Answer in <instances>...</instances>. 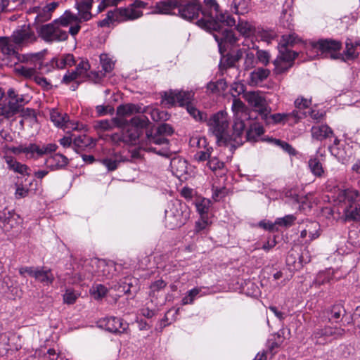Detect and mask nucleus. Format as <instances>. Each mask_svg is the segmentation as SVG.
Returning a JSON list of instances; mask_svg holds the SVG:
<instances>
[{"instance_id":"obj_34","label":"nucleus","mask_w":360,"mask_h":360,"mask_svg":"<svg viewBox=\"0 0 360 360\" xmlns=\"http://www.w3.org/2000/svg\"><path fill=\"white\" fill-rule=\"evenodd\" d=\"M344 214L346 221H359L360 204L357 203L354 205H346V207H344Z\"/></svg>"},{"instance_id":"obj_51","label":"nucleus","mask_w":360,"mask_h":360,"mask_svg":"<svg viewBox=\"0 0 360 360\" xmlns=\"http://www.w3.org/2000/svg\"><path fill=\"white\" fill-rule=\"evenodd\" d=\"M345 307L342 304H334L330 310L331 316L328 318V320L334 319L335 322H338V319L345 314Z\"/></svg>"},{"instance_id":"obj_5","label":"nucleus","mask_w":360,"mask_h":360,"mask_svg":"<svg viewBox=\"0 0 360 360\" xmlns=\"http://www.w3.org/2000/svg\"><path fill=\"white\" fill-rule=\"evenodd\" d=\"M122 267L113 261L92 258L84 262L85 272L79 276V279H91L93 276L110 279L116 276Z\"/></svg>"},{"instance_id":"obj_15","label":"nucleus","mask_w":360,"mask_h":360,"mask_svg":"<svg viewBox=\"0 0 360 360\" xmlns=\"http://www.w3.org/2000/svg\"><path fill=\"white\" fill-rule=\"evenodd\" d=\"M262 117L266 120L268 124H278L288 121H293L294 122H298L300 120L307 116L306 112H300L294 110L289 113H275L269 114L268 110L263 112Z\"/></svg>"},{"instance_id":"obj_39","label":"nucleus","mask_w":360,"mask_h":360,"mask_svg":"<svg viewBox=\"0 0 360 360\" xmlns=\"http://www.w3.org/2000/svg\"><path fill=\"white\" fill-rule=\"evenodd\" d=\"M308 166L314 176L321 178L324 174V169L322 163L317 158H311L308 161Z\"/></svg>"},{"instance_id":"obj_47","label":"nucleus","mask_w":360,"mask_h":360,"mask_svg":"<svg viewBox=\"0 0 360 360\" xmlns=\"http://www.w3.org/2000/svg\"><path fill=\"white\" fill-rule=\"evenodd\" d=\"M211 206V201L207 198H202L195 202V207L200 216H207L210 207Z\"/></svg>"},{"instance_id":"obj_26","label":"nucleus","mask_w":360,"mask_h":360,"mask_svg":"<svg viewBox=\"0 0 360 360\" xmlns=\"http://www.w3.org/2000/svg\"><path fill=\"white\" fill-rule=\"evenodd\" d=\"M75 60L72 54L67 53L53 58L48 65L51 68L64 69L75 65Z\"/></svg>"},{"instance_id":"obj_19","label":"nucleus","mask_w":360,"mask_h":360,"mask_svg":"<svg viewBox=\"0 0 360 360\" xmlns=\"http://www.w3.org/2000/svg\"><path fill=\"white\" fill-rule=\"evenodd\" d=\"M7 98L8 103L12 107L15 108L18 113L21 110L22 106L27 103L30 97L27 94H19L13 88H10L7 91Z\"/></svg>"},{"instance_id":"obj_10","label":"nucleus","mask_w":360,"mask_h":360,"mask_svg":"<svg viewBox=\"0 0 360 360\" xmlns=\"http://www.w3.org/2000/svg\"><path fill=\"white\" fill-rule=\"evenodd\" d=\"M143 13L139 10L132 8H115L109 11L106 17L98 22V26L109 27L115 22H120L127 20H135L140 18Z\"/></svg>"},{"instance_id":"obj_23","label":"nucleus","mask_w":360,"mask_h":360,"mask_svg":"<svg viewBox=\"0 0 360 360\" xmlns=\"http://www.w3.org/2000/svg\"><path fill=\"white\" fill-rule=\"evenodd\" d=\"M0 52L11 62L13 59H19L18 53L16 51L11 43L10 38L0 37Z\"/></svg>"},{"instance_id":"obj_37","label":"nucleus","mask_w":360,"mask_h":360,"mask_svg":"<svg viewBox=\"0 0 360 360\" xmlns=\"http://www.w3.org/2000/svg\"><path fill=\"white\" fill-rule=\"evenodd\" d=\"M143 112L142 113H148L150 115L151 119L155 122L167 120L169 119V114L165 110H160L158 108H151L149 107H143Z\"/></svg>"},{"instance_id":"obj_32","label":"nucleus","mask_w":360,"mask_h":360,"mask_svg":"<svg viewBox=\"0 0 360 360\" xmlns=\"http://www.w3.org/2000/svg\"><path fill=\"white\" fill-rule=\"evenodd\" d=\"M264 130L262 125L255 122L250 124L246 132V140L250 142H257L264 134Z\"/></svg>"},{"instance_id":"obj_52","label":"nucleus","mask_w":360,"mask_h":360,"mask_svg":"<svg viewBox=\"0 0 360 360\" xmlns=\"http://www.w3.org/2000/svg\"><path fill=\"white\" fill-rule=\"evenodd\" d=\"M297 217L294 214H288L283 217H278L276 219V224L277 226L288 228L292 226Z\"/></svg>"},{"instance_id":"obj_24","label":"nucleus","mask_w":360,"mask_h":360,"mask_svg":"<svg viewBox=\"0 0 360 360\" xmlns=\"http://www.w3.org/2000/svg\"><path fill=\"white\" fill-rule=\"evenodd\" d=\"M73 144L75 151L79 153L83 150L94 148L96 146V141L91 136L82 134L74 139Z\"/></svg>"},{"instance_id":"obj_13","label":"nucleus","mask_w":360,"mask_h":360,"mask_svg":"<svg viewBox=\"0 0 360 360\" xmlns=\"http://www.w3.org/2000/svg\"><path fill=\"white\" fill-rule=\"evenodd\" d=\"M345 332V329L341 327L326 326L323 328H316L312 334V338L316 340V344L325 345L342 337Z\"/></svg>"},{"instance_id":"obj_59","label":"nucleus","mask_w":360,"mask_h":360,"mask_svg":"<svg viewBox=\"0 0 360 360\" xmlns=\"http://www.w3.org/2000/svg\"><path fill=\"white\" fill-rule=\"evenodd\" d=\"M24 153L30 158H34L35 154L40 156V147L34 143L24 146Z\"/></svg>"},{"instance_id":"obj_22","label":"nucleus","mask_w":360,"mask_h":360,"mask_svg":"<svg viewBox=\"0 0 360 360\" xmlns=\"http://www.w3.org/2000/svg\"><path fill=\"white\" fill-rule=\"evenodd\" d=\"M68 162L67 157L60 153H55L46 158L45 165L51 171H55L65 168Z\"/></svg>"},{"instance_id":"obj_53","label":"nucleus","mask_w":360,"mask_h":360,"mask_svg":"<svg viewBox=\"0 0 360 360\" xmlns=\"http://www.w3.org/2000/svg\"><path fill=\"white\" fill-rule=\"evenodd\" d=\"M257 63V60L255 57V54L250 51V50H248L244 58V63L243 67L245 70H250L255 67V65Z\"/></svg>"},{"instance_id":"obj_64","label":"nucleus","mask_w":360,"mask_h":360,"mask_svg":"<svg viewBox=\"0 0 360 360\" xmlns=\"http://www.w3.org/2000/svg\"><path fill=\"white\" fill-rule=\"evenodd\" d=\"M231 90L234 97L240 94H245V85L241 82H233L231 85Z\"/></svg>"},{"instance_id":"obj_1","label":"nucleus","mask_w":360,"mask_h":360,"mask_svg":"<svg viewBox=\"0 0 360 360\" xmlns=\"http://www.w3.org/2000/svg\"><path fill=\"white\" fill-rule=\"evenodd\" d=\"M200 15L197 25L208 32H214L213 37L220 52L226 49V44L232 45L236 43L238 39L233 32L224 27L236 25V20L221 11L217 0H203V6L200 5Z\"/></svg>"},{"instance_id":"obj_46","label":"nucleus","mask_w":360,"mask_h":360,"mask_svg":"<svg viewBox=\"0 0 360 360\" xmlns=\"http://www.w3.org/2000/svg\"><path fill=\"white\" fill-rule=\"evenodd\" d=\"M306 229L309 234V241L317 238L320 236V225L316 221H308L306 224Z\"/></svg>"},{"instance_id":"obj_50","label":"nucleus","mask_w":360,"mask_h":360,"mask_svg":"<svg viewBox=\"0 0 360 360\" xmlns=\"http://www.w3.org/2000/svg\"><path fill=\"white\" fill-rule=\"evenodd\" d=\"M213 152V148L212 146H207L200 150H198L194 155L195 160L198 162H204L206 160H209L211 158V154Z\"/></svg>"},{"instance_id":"obj_18","label":"nucleus","mask_w":360,"mask_h":360,"mask_svg":"<svg viewBox=\"0 0 360 360\" xmlns=\"http://www.w3.org/2000/svg\"><path fill=\"white\" fill-rule=\"evenodd\" d=\"M0 222L2 223L4 230L9 231L20 223V217L13 210L4 208L0 210Z\"/></svg>"},{"instance_id":"obj_16","label":"nucleus","mask_w":360,"mask_h":360,"mask_svg":"<svg viewBox=\"0 0 360 360\" xmlns=\"http://www.w3.org/2000/svg\"><path fill=\"white\" fill-rule=\"evenodd\" d=\"M143 107L140 105L128 103L121 105L117 108V117L113 118L114 123L120 127H124L126 123H129L124 117L131 115L134 113H141L143 112Z\"/></svg>"},{"instance_id":"obj_57","label":"nucleus","mask_w":360,"mask_h":360,"mask_svg":"<svg viewBox=\"0 0 360 360\" xmlns=\"http://www.w3.org/2000/svg\"><path fill=\"white\" fill-rule=\"evenodd\" d=\"M210 224V221H209L207 216H200V218L195 221V231L197 233L202 232L206 230Z\"/></svg>"},{"instance_id":"obj_27","label":"nucleus","mask_w":360,"mask_h":360,"mask_svg":"<svg viewBox=\"0 0 360 360\" xmlns=\"http://www.w3.org/2000/svg\"><path fill=\"white\" fill-rule=\"evenodd\" d=\"M34 279L44 285H51L55 280V277L51 269L45 266H37L34 274Z\"/></svg>"},{"instance_id":"obj_12","label":"nucleus","mask_w":360,"mask_h":360,"mask_svg":"<svg viewBox=\"0 0 360 360\" xmlns=\"http://www.w3.org/2000/svg\"><path fill=\"white\" fill-rule=\"evenodd\" d=\"M194 94L193 91L169 90L164 92L162 98V102L167 105L174 106L177 104L186 108L192 103Z\"/></svg>"},{"instance_id":"obj_61","label":"nucleus","mask_w":360,"mask_h":360,"mask_svg":"<svg viewBox=\"0 0 360 360\" xmlns=\"http://www.w3.org/2000/svg\"><path fill=\"white\" fill-rule=\"evenodd\" d=\"M79 295V294L76 291L71 289H68L63 295V302L68 304H72L76 302Z\"/></svg>"},{"instance_id":"obj_41","label":"nucleus","mask_w":360,"mask_h":360,"mask_svg":"<svg viewBox=\"0 0 360 360\" xmlns=\"http://www.w3.org/2000/svg\"><path fill=\"white\" fill-rule=\"evenodd\" d=\"M55 20L61 27H68L73 23L79 22V17L69 11H66L60 18Z\"/></svg>"},{"instance_id":"obj_38","label":"nucleus","mask_w":360,"mask_h":360,"mask_svg":"<svg viewBox=\"0 0 360 360\" xmlns=\"http://www.w3.org/2000/svg\"><path fill=\"white\" fill-rule=\"evenodd\" d=\"M124 161H126V160L118 154H115L111 158H106L100 160V162L106 167L108 171L115 170L119 164Z\"/></svg>"},{"instance_id":"obj_25","label":"nucleus","mask_w":360,"mask_h":360,"mask_svg":"<svg viewBox=\"0 0 360 360\" xmlns=\"http://www.w3.org/2000/svg\"><path fill=\"white\" fill-rule=\"evenodd\" d=\"M270 75V71L264 68H257L250 73L248 84L251 86L260 85Z\"/></svg>"},{"instance_id":"obj_36","label":"nucleus","mask_w":360,"mask_h":360,"mask_svg":"<svg viewBox=\"0 0 360 360\" xmlns=\"http://www.w3.org/2000/svg\"><path fill=\"white\" fill-rule=\"evenodd\" d=\"M310 262V259H304V252L300 256L295 254L294 252H289L286 257V263L288 265L293 266L295 269L299 268L302 262L307 263Z\"/></svg>"},{"instance_id":"obj_42","label":"nucleus","mask_w":360,"mask_h":360,"mask_svg":"<svg viewBox=\"0 0 360 360\" xmlns=\"http://www.w3.org/2000/svg\"><path fill=\"white\" fill-rule=\"evenodd\" d=\"M207 166L210 170L216 174L218 173L219 175H222L226 172L224 162L219 160L217 157H211L207 161Z\"/></svg>"},{"instance_id":"obj_7","label":"nucleus","mask_w":360,"mask_h":360,"mask_svg":"<svg viewBox=\"0 0 360 360\" xmlns=\"http://www.w3.org/2000/svg\"><path fill=\"white\" fill-rule=\"evenodd\" d=\"M165 225L169 229L181 227L190 217L189 210L185 203L176 201L169 205L165 210Z\"/></svg>"},{"instance_id":"obj_60","label":"nucleus","mask_w":360,"mask_h":360,"mask_svg":"<svg viewBox=\"0 0 360 360\" xmlns=\"http://www.w3.org/2000/svg\"><path fill=\"white\" fill-rule=\"evenodd\" d=\"M91 292L94 298L99 300L106 295L108 289L105 285L98 284L92 287Z\"/></svg>"},{"instance_id":"obj_14","label":"nucleus","mask_w":360,"mask_h":360,"mask_svg":"<svg viewBox=\"0 0 360 360\" xmlns=\"http://www.w3.org/2000/svg\"><path fill=\"white\" fill-rule=\"evenodd\" d=\"M12 40L19 46H27L37 41V36L30 25L18 27L12 34Z\"/></svg>"},{"instance_id":"obj_45","label":"nucleus","mask_w":360,"mask_h":360,"mask_svg":"<svg viewBox=\"0 0 360 360\" xmlns=\"http://www.w3.org/2000/svg\"><path fill=\"white\" fill-rule=\"evenodd\" d=\"M100 63L104 73L102 76H105L106 73L110 72L115 66V63L112 58L106 53H102L100 55Z\"/></svg>"},{"instance_id":"obj_30","label":"nucleus","mask_w":360,"mask_h":360,"mask_svg":"<svg viewBox=\"0 0 360 360\" xmlns=\"http://www.w3.org/2000/svg\"><path fill=\"white\" fill-rule=\"evenodd\" d=\"M4 159L7 164L8 168L10 170L13 171L15 173H18L22 175H29L28 170L29 167L20 162H18L13 157L5 155Z\"/></svg>"},{"instance_id":"obj_35","label":"nucleus","mask_w":360,"mask_h":360,"mask_svg":"<svg viewBox=\"0 0 360 360\" xmlns=\"http://www.w3.org/2000/svg\"><path fill=\"white\" fill-rule=\"evenodd\" d=\"M204 288H194L190 290H188L185 296L181 300L182 305L186 304H193L195 300L197 297H200L205 295V292H202V290Z\"/></svg>"},{"instance_id":"obj_28","label":"nucleus","mask_w":360,"mask_h":360,"mask_svg":"<svg viewBox=\"0 0 360 360\" xmlns=\"http://www.w3.org/2000/svg\"><path fill=\"white\" fill-rule=\"evenodd\" d=\"M170 167L174 175L181 176L187 173V161L181 157H174L170 160Z\"/></svg>"},{"instance_id":"obj_63","label":"nucleus","mask_w":360,"mask_h":360,"mask_svg":"<svg viewBox=\"0 0 360 360\" xmlns=\"http://www.w3.org/2000/svg\"><path fill=\"white\" fill-rule=\"evenodd\" d=\"M110 288L120 293L118 296H120V294L129 293V288L128 285H127V283L124 284V278L120 280L119 282H117L116 283L112 282Z\"/></svg>"},{"instance_id":"obj_9","label":"nucleus","mask_w":360,"mask_h":360,"mask_svg":"<svg viewBox=\"0 0 360 360\" xmlns=\"http://www.w3.org/2000/svg\"><path fill=\"white\" fill-rule=\"evenodd\" d=\"M148 122V117L141 115L132 117L129 123H126L123 127H125L123 131L124 143L129 145L137 144L140 135L143 129L147 127Z\"/></svg>"},{"instance_id":"obj_21","label":"nucleus","mask_w":360,"mask_h":360,"mask_svg":"<svg viewBox=\"0 0 360 360\" xmlns=\"http://www.w3.org/2000/svg\"><path fill=\"white\" fill-rule=\"evenodd\" d=\"M337 200L346 205H354L360 201V193L354 188H346L340 190L337 195Z\"/></svg>"},{"instance_id":"obj_4","label":"nucleus","mask_w":360,"mask_h":360,"mask_svg":"<svg viewBox=\"0 0 360 360\" xmlns=\"http://www.w3.org/2000/svg\"><path fill=\"white\" fill-rule=\"evenodd\" d=\"M313 49H315L317 53L330 54L333 59H341L343 61L354 60L358 57L360 51V41H356L354 44L348 39L346 41V49L344 54L339 53L342 44L339 41L326 39H320L318 41L310 43Z\"/></svg>"},{"instance_id":"obj_2","label":"nucleus","mask_w":360,"mask_h":360,"mask_svg":"<svg viewBox=\"0 0 360 360\" xmlns=\"http://www.w3.org/2000/svg\"><path fill=\"white\" fill-rule=\"evenodd\" d=\"M208 132L216 138L219 145L230 144L236 147L243 143L244 121H234L233 132L229 131V117L225 110H219L207 117Z\"/></svg>"},{"instance_id":"obj_8","label":"nucleus","mask_w":360,"mask_h":360,"mask_svg":"<svg viewBox=\"0 0 360 360\" xmlns=\"http://www.w3.org/2000/svg\"><path fill=\"white\" fill-rule=\"evenodd\" d=\"M42 55L40 53L22 55L18 60L24 64L15 68V72L25 79H32L37 73L42 69Z\"/></svg>"},{"instance_id":"obj_20","label":"nucleus","mask_w":360,"mask_h":360,"mask_svg":"<svg viewBox=\"0 0 360 360\" xmlns=\"http://www.w3.org/2000/svg\"><path fill=\"white\" fill-rule=\"evenodd\" d=\"M243 98L248 103V104L252 107L257 108L261 115L263 112L266 111V100L262 92L250 91L244 94Z\"/></svg>"},{"instance_id":"obj_54","label":"nucleus","mask_w":360,"mask_h":360,"mask_svg":"<svg viewBox=\"0 0 360 360\" xmlns=\"http://www.w3.org/2000/svg\"><path fill=\"white\" fill-rule=\"evenodd\" d=\"M166 282L162 279H159L153 282L150 285V296L157 297L158 293L162 290H163L166 287Z\"/></svg>"},{"instance_id":"obj_49","label":"nucleus","mask_w":360,"mask_h":360,"mask_svg":"<svg viewBox=\"0 0 360 360\" xmlns=\"http://www.w3.org/2000/svg\"><path fill=\"white\" fill-rule=\"evenodd\" d=\"M15 108L12 107L8 102L0 103V116L9 119L16 115Z\"/></svg>"},{"instance_id":"obj_56","label":"nucleus","mask_w":360,"mask_h":360,"mask_svg":"<svg viewBox=\"0 0 360 360\" xmlns=\"http://www.w3.org/2000/svg\"><path fill=\"white\" fill-rule=\"evenodd\" d=\"M189 144L191 147H196L198 150L208 146L205 137L193 136L191 138Z\"/></svg>"},{"instance_id":"obj_11","label":"nucleus","mask_w":360,"mask_h":360,"mask_svg":"<svg viewBox=\"0 0 360 360\" xmlns=\"http://www.w3.org/2000/svg\"><path fill=\"white\" fill-rule=\"evenodd\" d=\"M39 35L44 41L49 43L63 41L68 37V32L63 30L56 20L41 26Z\"/></svg>"},{"instance_id":"obj_48","label":"nucleus","mask_w":360,"mask_h":360,"mask_svg":"<svg viewBox=\"0 0 360 360\" xmlns=\"http://www.w3.org/2000/svg\"><path fill=\"white\" fill-rule=\"evenodd\" d=\"M269 141L272 144L281 148L283 151L286 152L289 155H295L296 154V150L286 141L277 139H271Z\"/></svg>"},{"instance_id":"obj_55","label":"nucleus","mask_w":360,"mask_h":360,"mask_svg":"<svg viewBox=\"0 0 360 360\" xmlns=\"http://www.w3.org/2000/svg\"><path fill=\"white\" fill-rule=\"evenodd\" d=\"M58 6V2H51L46 5L43 8V12L45 13L44 16L42 17L41 14L38 15L37 18L41 20H48L51 18V12L53 11Z\"/></svg>"},{"instance_id":"obj_33","label":"nucleus","mask_w":360,"mask_h":360,"mask_svg":"<svg viewBox=\"0 0 360 360\" xmlns=\"http://www.w3.org/2000/svg\"><path fill=\"white\" fill-rule=\"evenodd\" d=\"M146 143L149 146L147 147V150H153L154 152L156 151V149L152 146L153 144L155 145H164L168 143V140L159 134L157 131L153 134L152 133L146 134Z\"/></svg>"},{"instance_id":"obj_3","label":"nucleus","mask_w":360,"mask_h":360,"mask_svg":"<svg viewBox=\"0 0 360 360\" xmlns=\"http://www.w3.org/2000/svg\"><path fill=\"white\" fill-rule=\"evenodd\" d=\"M155 13L178 14L181 18L197 21L200 18V0H163L156 4Z\"/></svg>"},{"instance_id":"obj_43","label":"nucleus","mask_w":360,"mask_h":360,"mask_svg":"<svg viewBox=\"0 0 360 360\" xmlns=\"http://www.w3.org/2000/svg\"><path fill=\"white\" fill-rule=\"evenodd\" d=\"M236 30L244 37H250L254 33V27L248 21L239 19L236 25Z\"/></svg>"},{"instance_id":"obj_58","label":"nucleus","mask_w":360,"mask_h":360,"mask_svg":"<svg viewBox=\"0 0 360 360\" xmlns=\"http://www.w3.org/2000/svg\"><path fill=\"white\" fill-rule=\"evenodd\" d=\"M226 82L223 79H219L215 82H210L207 84V89L210 93H218L224 89Z\"/></svg>"},{"instance_id":"obj_40","label":"nucleus","mask_w":360,"mask_h":360,"mask_svg":"<svg viewBox=\"0 0 360 360\" xmlns=\"http://www.w3.org/2000/svg\"><path fill=\"white\" fill-rule=\"evenodd\" d=\"M232 110L234 112V121H243L242 117H247V113L244 111V103L238 98H234L232 103Z\"/></svg>"},{"instance_id":"obj_62","label":"nucleus","mask_w":360,"mask_h":360,"mask_svg":"<svg viewBox=\"0 0 360 360\" xmlns=\"http://www.w3.org/2000/svg\"><path fill=\"white\" fill-rule=\"evenodd\" d=\"M256 59L257 62L262 63L264 65H267L270 61V54L268 51L264 50L257 49L256 53Z\"/></svg>"},{"instance_id":"obj_44","label":"nucleus","mask_w":360,"mask_h":360,"mask_svg":"<svg viewBox=\"0 0 360 360\" xmlns=\"http://www.w3.org/2000/svg\"><path fill=\"white\" fill-rule=\"evenodd\" d=\"M188 113L196 121L200 122H205L207 113L199 110L193 103L186 108Z\"/></svg>"},{"instance_id":"obj_31","label":"nucleus","mask_w":360,"mask_h":360,"mask_svg":"<svg viewBox=\"0 0 360 360\" xmlns=\"http://www.w3.org/2000/svg\"><path fill=\"white\" fill-rule=\"evenodd\" d=\"M50 120L57 127L66 128L69 116L66 113L62 114L57 109L53 108L50 111Z\"/></svg>"},{"instance_id":"obj_6","label":"nucleus","mask_w":360,"mask_h":360,"mask_svg":"<svg viewBox=\"0 0 360 360\" xmlns=\"http://www.w3.org/2000/svg\"><path fill=\"white\" fill-rule=\"evenodd\" d=\"M295 37L292 34L283 36L278 44V55L274 61V72L283 74L288 71L293 64V60L298 56V53L292 50Z\"/></svg>"},{"instance_id":"obj_29","label":"nucleus","mask_w":360,"mask_h":360,"mask_svg":"<svg viewBox=\"0 0 360 360\" xmlns=\"http://www.w3.org/2000/svg\"><path fill=\"white\" fill-rule=\"evenodd\" d=\"M311 132L313 139L318 141H322L333 136V131L326 124L313 126Z\"/></svg>"},{"instance_id":"obj_17","label":"nucleus","mask_w":360,"mask_h":360,"mask_svg":"<svg viewBox=\"0 0 360 360\" xmlns=\"http://www.w3.org/2000/svg\"><path fill=\"white\" fill-rule=\"evenodd\" d=\"M98 324L100 328L112 333H122L128 327L127 323H124L122 319L115 316L101 319Z\"/></svg>"}]
</instances>
